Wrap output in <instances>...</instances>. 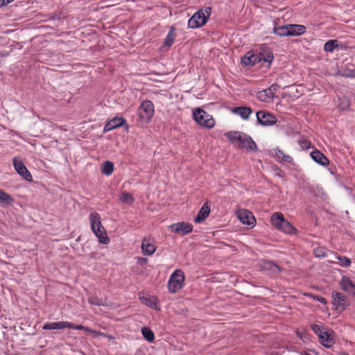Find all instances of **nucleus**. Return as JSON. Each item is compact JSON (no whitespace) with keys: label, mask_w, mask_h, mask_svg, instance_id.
I'll return each mask as SVG.
<instances>
[{"label":"nucleus","mask_w":355,"mask_h":355,"mask_svg":"<svg viewBox=\"0 0 355 355\" xmlns=\"http://www.w3.org/2000/svg\"><path fill=\"white\" fill-rule=\"evenodd\" d=\"M89 223L91 230L95 236L98 239V241L103 244H107L110 239L107 235L106 231L101 223V217L100 214L96 211L89 214Z\"/></svg>","instance_id":"nucleus-1"},{"label":"nucleus","mask_w":355,"mask_h":355,"mask_svg":"<svg viewBox=\"0 0 355 355\" xmlns=\"http://www.w3.org/2000/svg\"><path fill=\"white\" fill-rule=\"evenodd\" d=\"M266 47L261 48V52L256 54L252 51L248 52L243 57L241 58V63L243 66H252L254 64L263 60L266 62L270 63L273 60V53L268 49H265Z\"/></svg>","instance_id":"nucleus-2"},{"label":"nucleus","mask_w":355,"mask_h":355,"mask_svg":"<svg viewBox=\"0 0 355 355\" xmlns=\"http://www.w3.org/2000/svg\"><path fill=\"white\" fill-rule=\"evenodd\" d=\"M311 329L318 336L320 343L326 348L331 347L335 341L332 330L325 327L322 324H311Z\"/></svg>","instance_id":"nucleus-3"},{"label":"nucleus","mask_w":355,"mask_h":355,"mask_svg":"<svg viewBox=\"0 0 355 355\" xmlns=\"http://www.w3.org/2000/svg\"><path fill=\"white\" fill-rule=\"evenodd\" d=\"M270 221L276 229L286 234H295L297 232V229L284 218L281 212L274 213L271 216Z\"/></svg>","instance_id":"nucleus-4"},{"label":"nucleus","mask_w":355,"mask_h":355,"mask_svg":"<svg viewBox=\"0 0 355 355\" xmlns=\"http://www.w3.org/2000/svg\"><path fill=\"white\" fill-rule=\"evenodd\" d=\"M154 106L151 101H143L137 110L138 121L141 125L148 123L154 115Z\"/></svg>","instance_id":"nucleus-5"},{"label":"nucleus","mask_w":355,"mask_h":355,"mask_svg":"<svg viewBox=\"0 0 355 355\" xmlns=\"http://www.w3.org/2000/svg\"><path fill=\"white\" fill-rule=\"evenodd\" d=\"M211 9L207 7L205 11L200 10L197 11L188 21V27L190 28H197L204 26L210 16Z\"/></svg>","instance_id":"nucleus-6"},{"label":"nucleus","mask_w":355,"mask_h":355,"mask_svg":"<svg viewBox=\"0 0 355 355\" xmlns=\"http://www.w3.org/2000/svg\"><path fill=\"white\" fill-rule=\"evenodd\" d=\"M185 277L182 270H175L170 276L168 288L170 293H175L182 288Z\"/></svg>","instance_id":"nucleus-7"},{"label":"nucleus","mask_w":355,"mask_h":355,"mask_svg":"<svg viewBox=\"0 0 355 355\" xmlns=\"http://www.w3.org/2000/svg\"><path fill=\"white\" fill-rule=\"evenodd\" d=\"M194 120L199 125L207 128H211L215 125V121L212 116L200 108H196L193 111Z\"/></svg>","instance_id":"nucleus-8"},{"label":"nucleus","mask_w":355,"mask_h":355,"mask_svg":"<svg viewBox=\"0 0 355 355\" xmlns=\"http://www.w3.org/2000/svg\"><path fill=\"white\" fill-rule=\"evenodd\" d=\"M332 306L334 309L339 313L346 310L350 304L348 298L339 291H333L331 293Z\"/></svg>","instance_id":"nucleus-9"},{"label":"nucleus","mask_w":355,"mask_h":355,"mask_svg":"<svg viewBox=\"0 0 355 355\" xmlns=\"http://www.w3.org/2000/svg\"><path fill=\"white\" fill-rule=\"evenodd\" d=\"M13 166L17 173L28 182H32L33 178L22 161L14 157L12 159Z\"/></svg>","instance_id":"nucleus-10"},{"label":"nucleus","mask_w":355,"mask_h":355,"mask_svg":"<svg viewBox=\"0 0 355 355\" xmlns=\"http://www.w3.org/2000/svg\"><path fill=\"white\" fill-rule=\"evenodd\" d=\"M256 116L258 123L263 126L272 125L277 122V119L275 116L264 111L257 112Z\"/></svg>","instance_id":"nucleus-11"},{"label":"nucleus","mask_w":355,"mask_h":355,"mask_svg":"<svg viewBox=\"0 0 355 355\" xmlns=\"http://www.w3.org/2000/svg\"><path fill=\"white\" fill-rule=\"evenodd\" d=\"M168 228L175 233L186 235L192 232L193 225L187 222H179L171 225Z\"/></svg>","instance_id":"nucleus-12"},{"label":"nucleus","mask_w":355,"mask_h":355,"mask_svg":"<svg viewBox=\"0 0 355 355\" xmlns=\"http://www.w3.org/2000/svg\"><path fill=\"white\" fill-rule=\"evenodd\" d=\"M239 220L245 225L253 227L255 225L256 220L252 212L248 209H239L236 213Z\"/></svg>","instance_id":"nucleus-13"},{"label":"nucleus","mask_w":355,"mask_h":355,"mask_svg":"<svg viewBox=\"0 0 355 355\" xmlns=\"http://www.w3.org/2000/svg\"><path fill=\"white\" fill-rule=\"evenodd\" d=\"M139 300L146 306L158 310L159 307L157 304V298L144 293L140 292L138 294Z\"/></svg>","instance_id":"nucleus-14"},{"label":"nucleus","mask_w":355,"mask_h":355,"mask_svg":"<svg viewBox=\"0 0 355 355\" xmlns=\"http://www.w3.org/2000/svg\"><path fill=\"white\" fill-rule=\"evenodd\" d=\"M125 123V120L123 117H114L109 120L103 128V132H110L115 128L123 126Z\"/></svg>","instance_id":"nucleus-15"},{"label":"nucleus","mask_w":355,"mask_h":355,"mask_svg":"<svg viewBox=\"0 0 355 355\" xmlns=\"http://www.w3.org/2000/svg\"><path fill=\"white\" fill-rule=\"evenodd\" d=\"M340 286L345 292L355 295V284L347 276H343L339 282Z\"/></svg>","instance_id":"nucleus-16"},{"label":"nucleus","mask_w":355,"mask_h":355,"mask_svg":"<svg viewBox=\"0 0 355 355\" xmlns=\"http://www.w3.org/2000/svg\"><path fill=\"white\" fill-rule=\"evenodd\" d=\"M239 142L242 145V147L248 151L254 152L257 150L256 143L253 141L251 137L248 136V135L243 134Z\"/></svg>","instance_id":"nucleus-17"},{"label":"nucleus","mask_w":355,"mask_h":355,"mask_svg":"<svg viewBox=\"0 0 355 355\" xmlns=\"http://www.w3.org/2000/svg\"><path fill=\"white\" fill-rule=\"evenodd\" d=\"M232 112L239 116L243 120H247L252 111L249 107H236L232 110Z\"/></svg>","instance_id":"nucleus-18"},{"label":"nucleus","mask_w":355,"mask_h":355,"mask_svg":"<svg viewBox=\"0 0 355 355\" xmlns=\"http://www.w3.org/2000/svg\"><path fill=\"white\" fill-rule=\"evenodd\" d=\"M210 213V208L207 203L204 204L200 208L198 214L194 218V222L196 223H201L205 220Z\"/></svg>","instance_id":"nucleus-19"},{"label":"nucleus","mask_w":355,"mask_h":355,"mask_svg":"<svg viewBox=\"0 0 355 355\" xmlns=\"http://www.w3.org/2000/svg\"><path fill=\"white\" fill-rule=\"evenodd\" d=\"M311 156L316 163L322 166H327L329 164V159L327 157L319 150H314L311 152Z\"/></svg>","instance_id":"nucleus-20"},{"label":"nucleus","mask_w":355,"mask_h":355,"mask_svg":"<svg viewBox=\"0 0 355 355\" xmlns=\"http://www.w3.org/2000/svg\"><path fill=\"white\" fill-rule=\"evenodd\" d=\"M275 95L273 90H258L257 98L262 102L268 103L272 101Z\"/></svg>","instance_id":"nucleus-21"},{"label":"nucleus","mask_w":355,"mask_h":355,"mask_svg":"<svg viewBox=\"0 0 355 355\" xmlns=\"http://www.w3.org/2000/svg\"><path fill=\"white\" fill-rule=\"evenodd\" d=\"M67 322L66 321L47 322L44 324L42 329L44 330L64 329L67 328Z\"/></svg>","instance_id":"nucleus-22"},{"label":"nucleus","mask_w":355,"mask_h":355,"mask_svg":"<svg viewBox=\"0 0 355 355\" xmlns=\"http://www.w3.org/2000/svg\"><path fill=\"white\" fill-rule=\"evenodd\" d=\"M288 33L290 35H300L305 33L306 27L303 25L288 24Z\"/></svg>","instance_id":"nucleus-23"},{"label":"nucleus","mask_w":355,"mask_h":355,"mask_svg":"<svg viewBox=\"0 0 355 355\" xmlns=\"http://www.w3.org/2000/svg\"><path fill=\"white\" fill-rule=\"evenodd\" d=\"M175 31H176V29L175 27L171 26L170 28V30H169L166 38L164 39V46L170 48L173 45V44L175 41V37H176Z\"/></svg>","instance_id":"nucleus-24"},{"label":"nucleus","mask_w":355,"mask_h":355,"mask_svg":"<svg viewBox=\"0 0 355 355\" xmlns=\"http://www.w3.org/2000/svg\"><path fill=\"white\" fill-rule=\"evenodd\" d=\"M141 250L144 254L150 256L155 252V247L147 239H144L141 245Z\"/></svg>","instance_id":"nucleus-25"},{"label":"nucleus","mask_w":355,"mask_h":355,"mask_svg":"<svg viewBox=\"0 0 355 355\" xmlns=\"http://www.w3.org/2000/svg\"><path fill=\"white\" fill-rule=\"evenodd\" d=\"M335 257L338 260V261L337 262H336V261H331V263H332L334 264H338V265H339L341 267L347 268L352 263L351 260L348 257H347L340 256V255H335Z\"/></svg>","instance_id":"nucleus-26"},{"label":"nucleus","mask_w":355,"mask_h":355,"mask_svg":"<svg viewBox=\"0 0 355 355\" xmlns=\"http://www.w3.org/2000/svg\"><path fill=\"white\" fill-rule=\"evenodd\" d=\"M288 31V24L280 26H275L273 28V33L281 37L289 36Z\"/></svg>","instance_id":"nucleus-27"},{"label":"nucleus","mask_w":355,"mask_h":355,"mask_svg":"<svg viewBox=\"0 0 355 355\" xmlns=\"http://www.w3.org/2000/svg\"><path fill=\"white\" fill-rule=\"evenodd\" d=\"M114 171V164L110 161H106L103 163L102 168H101V172L107 175H110Z\"/></svg>","instance_id":"nucleus-28"},{"label":"nucleus","mask_w":355,"mask_h":355,"mask_svg":"<svg viewBox=\"0 0 355 355\" xmlns=\"http://www.w3.org/2000/svg\"><path fill=\"white\" fill-rule=\"evenodd\" d=\"M119 200L123 204L126 205H131L134 202L133 196L130 193L127 192H122L119 197Z\"/></svg>","instance_id":"nucleus-29"},{"label":"nucleus","mask_w":355,"mask_h":355,"mask_svg":"<svg viewBox=\"0 0 355 355\" xmlns=\"http://www.w3.org/2000/svg\"><path fill=\"white\" fill-rule=\"evenodd\" d=\"M244 133L241 132H229L225 134L227 138L234 143L235 141H240Z\"/></svg>","instance_id":"nucleus-30"},{"label":"nucleus","mask_w":355,"mask_h":355,"mask_svg":"<svg viewBox=\"0 0 355 355\" xmlns=\"http://www.w3.org/2000/svg\"><path fill=\"white\" fill-rule=\"evenodd\" d=\"M141 334L144 338L148 342H153L155 340V335L153 331L148 327H143L141 329Z\"/></svg>","instance_id":"nucleus-31"},{"label":"nucleus","mask_w":355,"mask_h":355,"mask_svg":"<svg viewBox=\"0 0 355 355\" xmlns=\"http://www.w3.org/2000/svg\"><path fill=\"white\" fill-rule=\"evenodd\" d=\"M275 157L284 162L291 163L293 160L292 157L288 155H285L281 150L276 149L275 150Z\"/></svg>","instance_id":"nucleus-32"},{"label":"nucleus","mask_w":355,"mask_h":355,"mask_svg":"<svg viewBox=\"0 0 355 355\" xmlns=\"http://www.w3.org/2000/svg\"><path fill=\"white\" fill-rule=\"evenodd\" d=\"M263 268L269 270L274 273L279 272L281 271L280 267L271 261H266L263 263Z\"/></svg>","instance_id":"nucleus-33"},{"label":"nucleus","mask_w":355,"mask_h":355,"mask_svg":"<svg viewBox=\"0 0 355 355\" xmlns=\"http://www.w3.org/2000/svg\"><path fill=\"white\" fill-rule=\"evenodd\" d=\"M337 46V40H329L324 44V50L327 52H332Z\"/></svg>","instance_id":"nucleus-34"},{"label":"nucleus","mask_w":355,"mask_h":355,"mask_svg":"<svg viewBox=\"0 0 355 355\" xmlns=\"http://www.w3.org/2000/svg\"><path fill=\"white\" fill-rule=\"evenodd\" d=\"M314 254L316 257H324L327 255L328 250L323 247H319L314 249Z\"/></svg>","instance_id":"nucleus-35"},{"label":"nucleus","mask_w":355,"mask_h":355,"mask_svg":"<svg viewBox=\"0 0 355 355\" xmlns=\"http://www.w3.org/2000/svg\"><path fill=\"white\" fill-rule=\"evenodd\" d=\"M0 200L8 204L12 202V198L10 195L0 189Z\"/></svg>","instance_id":"nucleus-36"},{"label":"nucleus","mask_w":355,"mask_h":355,"mask_svg":"<svg viewBox=\"0 0 355 355\" xmlns=\"http://www.w3.org/2000/svg\"><path fill=\"white\" fill-rule=\"evenodd\" d=\"M88 302L91 305H96V306H98L104 305L103 301L98 297H89L88 299Z\"/></svg>","instance_id":"nucleus-37"},{"label":"nucleus","mask_w":355,"mask_h":355,"mask_svg":"<svg viewBox=\"0 0 355 355\" xmlns=\"http://www.w3.org/2000/svg\"><path fill=\"white\" fill-rule=\"evenodd\" d=\"M349 105H350V103H349V101L346 98L340 99V102L338 103V107L340 110H347L349 107Z\"/></svg>","instance_id":"nucleus-38"},{"label":"nucleus","mask_w":355,"mask_h":355,"mask_svg":"<svg viewBox=\"0 0 355 355\" xmlns=\"http://www.w3.org/2000/svg\"><path fill=\"white\" fill-rule=\"evenodd\" d=\"M85 326H83L82 324H75L72 322H67V329H77V330H84Z\"/></svg>","instance_id":"nucleus-39"},{"label":"nucleus","mask_w":355,"mask_h":355,"mask_svg":"<svg viewBox=\"0 0 355 355\" xmlns=\"http://www.w3.org/2000/svg\"><path fill=\"white\" fill-rule=\"evenodd\" d=\"M311 297L313 299L315 300L316 301H318V302H320V303H321V304H324V305H325V304H327V300H326L324 297H322V296L315 295H311Z\"/></svg>","instance_id":"nucleus-40"},{"label":"nucleus","mask_w":355,"mask_h":355,"mask_svg":"<svg viewBox=\"0 0 355 355\" xmlns=\"http://www.w3.org/2000/svg\"><path fill=\"white\" fill-rule=\"evenodd\" d=\"M345 76L349 78H355V69H349L346 71Z\"/></svg>","instance_id":"nucleus-41"},{"label":"nucleus","mask_w":355,"mask_h":355,"mask_svg":"<svg viewBox=\"0 0 355 355\" xmlns=\"http://www.w3.org/2000/svg\"><path fill=\"white\" fill-rule=\"evenodd\" d=\"M303 355H318V354L314 350H309L305 352Z\"/></svg>","instance_id":"nucleus-42"},{"label":"nucleus","mask_w":355,"mask_h":355,"mask_svg":"<svg viewBox=\"0 0 355 355\" xmlns=\"http://www.w3.org/2000/svg\"><path fill=\"white\" fill-rule=\"evenodd\" d=\"M94 334L96 336H106V334L103 332H101V331H94Z\"/></svg>","instance_id":"nucleus-43"},{"label":"nucleus","mask_w":355,"mask_h":355,"mask_svg":"<svg viewBox=\"0 0 355 355\" xmlns=\"http://www.w3.org/2000/svg\"><path fill=\"white\" fill-rule=\"evenodd\" d=\"M85 333H92L94 334V330L92 329L91 328L88 327H85V329L83 330Z\"/></svg>","instance_id":"nucleus-44"},{"label":"nucleus","mask_w":355,"mask_h":355,"mask_svg":"<svg viewBox=\"0 0 355 355\" xmlns=\"http://www.w3.org/2000/svg\"><path fill=\"white\" fill-rule=\"evenodd\" d=\"M268 89H276V85L275 84H273L270 86V87H269Z\"/></svg>","instance_id":"nucleus-45"},{"label":"nucleus","mask_w":355,"mask_h":355,"mask_svg":"<svg viewBox=\"0 0 355 355\" xmlns=\"http://www.w3.org/2000/svg\"><path fill=\"white\" fill-rule=\"evenodd\" d=\"M341 355H347V354L345 353H343Z\"/></svg>","instance_id":"nucleus-46"}]
</instances>
